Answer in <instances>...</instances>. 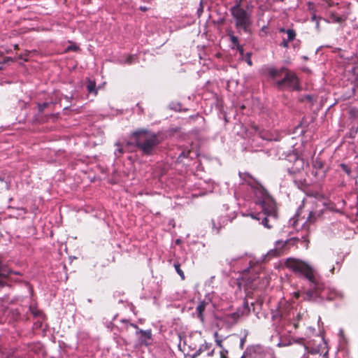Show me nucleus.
<instances>
[{
    "label": "nucleus",
    "instance_id": "1",
    "mask_svg": "<svg viewBox=\"0 0 358 358\" xmlns=\"http://www.w3.org/2000/svg\"><path fill=\"white\" fill-rule=\"evenodd\" d=\"M289 266L295 271L303 274L312 284V287L303 295V300L316 301L318 298L322 300H334L341 297V294L336 290L325 287L316 282L312 267L304 262L292 260L289 262Z\"/></svg>",
    "mask_w": 358,
    "mask_h": 358
},
{
    "label": "nucleus",
    "instance_id": "2",
    "mask_svg": "<svg viewBox=\"0 0 358 358\" xmlns=\"http://www.w3.org/2000/svg\"><path fill=\"white\" fill-rule=\"evenodd\" d=\"M255 194L259 197L257 203L261 205L262 211L258 213H252L253 219L262 220L261 223L267 229H271L277 219V209L274 200L266 189L258 187L255 189Z\"/></svg>",
    "mask_w": 358,
    "mask_h": 358
},
{
    "label": "nucleus",
    "instance_id": "3",
    "mask_svg": "<svg viewBox=\"0 0 358 358\" xmlns=\"http://www.w3.org/2000/svg\"><path fill=\"white\" fill-rule=\"evenodd\" d=\"M131 139L143 155H151L159 144L158 136L147 129H138L132 133Z\"/></svg>",
    "mask_w": 358,
    "mask_h": 358
},
{
    "label": "nucleus",
    "instance_id": "4",
    "mask_svg": "<svg viewBox=\"0 0 358 358\" xmlns=\"http://www.w3.org/2000/svg\"><path fill=\"white\" fill-rule=\"evenodd\" d=\"M231 15L234 20V26L238 34L244 32L250 33V27L252 24L251 11L247 9L237 10L230 11Z\"/></svg>",
    "mask_w": 358,
    "mask_h": 358
},
{
    "label": "nucleus",
    "instance_id": "5",
    "mask_svg": "<svg viewBox=\"0 0 358 358\" xmlns=\"http://www.w3.org/2000/svg\"><path fill=\"white\" fill-rule=\"evenodd\" d=\"M278 90H283L285 87L289 88L292 90H299V80L295 73L286 70L284 78L275 83Z\"/></svg>",
    "mask_w": 358,
    "mask_h": 358
},
{
    "label": "nucleus",
    "instance_id": "6",
    "mask_svg": "<svg viewBox=\"0 0 358 358\" xmlns=\"http://www.w3.org/2000/svg\"><path fill=\"white\" fill-rule=\"evenodd\" d=\"M249 356L250 358H275L273 354L266 351L261 345H252L247 348L241 358Z\"/></svg>",
    "mask_w": 358,
    "mask_h": 358
},
{
    "label": "nucleus",
    "instance_id": "7",
    "mask_svg": "<svg viewBox=\"0 0 358 358\" xmlns=\"http://www.w3.org/2000/svg\"><path fill=\"white\" fill-rule=\"evenodd\" d=\"M250 313V308L248 302L243 303V306L241 308L238 309L233 313L228 314L225 316V321L230 324H234L236 323L238 320L245 315H248Z\"/></svg>",
    "mask_w": 358,
    "mask_h": 358
},
{
    "label": "nucleus",
    "instance_id": "8",
    "mask_svg": "<svg viewBox=\"0 0 358 358\" xmlns=\"http://www.w3.org/2000/svg\"><path fill=\"white\" fill-rule=\"evenodd\" d=\"M296 241H301L306 248H308L309 241L306 236H303L301 240L299 238H292L285 241H277L275 243V250L280 253L287 247V245H294Z\"/></svg>",
    "mask_w": 358,
    "mask_h": 358
},
{
    "label": "nucleus",
    "instance_id": "9",
    "mask_svg": "<svg viewBox=\"0 0 358 358\" xmlns=\"http://www.w3.org/2000/svg\"><path fill=\"white\" fill-rule=\"evenodd\" d=\"M235 215H233L232 217L229 215H221L220 218L215 220H212V228L213 230L216 233L218 234L220 230L225 226L228 222H231L233 219L235 218Z\"/></svg>",
    "mask_w": 358,
    "mask_h": 358
},
{
    "label": "nucleus",
    "instance_id": "10",
    "mask_svg": "<svg viewBox=\"0 0 358 358\" xmlns=\"http://www.w3.org/2000/svg\"><path fill=\"white\" fill-rule=\"evenodd\" d=\"M287 38H282V41L280 44L281 46H282L285 48H287L289 47L288 43L290 41H292L294 40L296 37V32L294 29H287Z\"/></svg>",
    "mask_w": 358,
    "mask_h": 358
},
{
    "label": "nucleus",
    "instance_id": "11",
    "mask_svg": "<svg viewBox=\"0 0 358 358\" xmlns=\"http://www.w3.org/2000/svg\"><path fill=\"white\" fill-rule=\"evenodd\" d=\"M208 305V303L206 301H201L196 308V312L197 314V317L201 320V321L203 322V313L206 309V307Z\"/></svg>",
    "mask_w": 358,
    "mask_h": 358
},
{
    "label": "nucleus",
    "instance_id": "12",
    "mask_svg": "<svg viewBox=\"0 0 358 358\" xmlns=\"http://www.w3.org/2000/svg\"><path fill=\"white\" fill-rule=\"evenodd\" d=\"M135 55H127L117 59V62H119L120 64H131L135 62Z\"/></svg>",
    "mask_w": 358,
    "mask_h": 358
},
{
    "label": "nucleus",
    "instance_id": "13",
    "mask_svg": "<svg viewBox=\"0 0 358 358\" xmlns=\"http://www.w3.org/2000/svg\"><path fill=\"white\" fill-rule=\"evenodd\" d=\"M294 318L293 320L290 322V324L293 326L294 329H297L299 327V322L303 320L305 314L303 313H297L296 315L293 313Z\"/></svg>",
    "mask_w": 358,
    "mask_h": 358
},
{
    "label": "nucleus",
    "instance_id": "14",
    "mask_svg": "<svg viewBox=\"0 0 358 358\" xmlns=\"http://www.w3.org/2000/svg\"><path fill=\"white\" fill-rule=\"evenodd\" d=\"M227 36H229L230 41L232 44L231 48L235 49V47L239 44L238 37L234 36V32L231 30L227 31Z\"/></svg>",
    "mask_w": 358,
    "mask_h": 358
},
{
    "label": "nucleus",
    "instance_id": "15",
    "mask_svg": "<svg viewBox=\"0 0 358 358\" xmlns=\"http://www.w3.org/2000/svg\"><path fill=\"white\" fill-rule=\"evenodd\" d=\"M286 70H287V69H285V68H281L280 69H274V68H271L268 70V73H269V76L271 77L274 78L275 77L280 76L281 75L282 72H283V71L285 72Z\"/></svg>",
    "mask_w": 358,
    "mask_h": 358
},
{
    "label": "nucleus",
    "instance_id": "16",
    "mask_svg": "<svg viewBox=\"0 0 358 358\" xmlns=\"http://www.w3.org/2000/svg\"><path fill=\"white\" fill-rule=\"evenodd\" d=\"M345 21V19L343 18L341 16L337 15L336 13H331L329 15V22H333V23H342Z\"/></svg>",
    "mask_w": 358,
    "mask_h": 358
},
{
    "label": "nucleus",
    "instance_id": "17",
    "mask_svg": "<svg viewBox=\"0 0 358 358\" xmlns=\"http://www.w3.org/2000/svg\"><path fill=\"white\" fill-rule=\"evenodd\" d=\"M239 176L245 182L248 184L249 185H252V178L248 173H239Z\"/></svg>",
    "mask_w": 358,
    "mask_h": 358
},
{
    "label": "nucleus",
    "instance_id": "18",
    "mask_svg": "<svg viewBox=\"0 0 358 358\" xmlns=\"http://www.w3.org/2000/svg\"><path fill=\"white\" fill-rule=\"evenodd\" d=\"M96 83L94 81L89 80L87 84V90L88 92L90 93H94V94H96V91L95 89Z\"/></svg>",
    "mask_w": 358,
    "mask_h": 358
},
{
    "label": "nucleus",
    "instance_id": "19",
    "mask_svg": "<svg viewBox=\"0 0 358 358\" xmlns=\"http://www.w3.org/2000/svg\"><path fill=\"white\" fill-rule=\"evenodd\" d=\"M244 0H234V5L231 7L230 11L244 9L242 3Z\"/></svg>",
    "mask_w": 358,
    "mask_h": 358
},
{
    "label": "nucleus",
    "instance_id": "20",
    "mask_svg": "<svg viewBox=\"0 0 358 358\" xmlns=\"http://www.w3.org/2000/svg\"><path fill=\"white\" fill-rule=\"evenodd\" d=\"M173 266H174L177 273L180 276L181 279L182 280H185V274H184V272L180 268V263L179 262H174L173 263Z\"/></svg>",
    "mask_w": 358,
    "mask_h": 358
},
{
    "label": "nucleus",
    "instance_id": "21",
    "mask_svg": "<svg viewBox=\"0 0 358 358\" xmlns=\"http://www.w3.org/2000/svg\"><path fill=\"white\" fill-rule=\"evenodd\" d=\"M210 345H209L208 343H205L203 345H201L200 348L196 351L194 356H198L201 355L203 352L208 350L210 349Z\"/></svg>",
    "mask_w": 358,
    "mask_h": 358
},
{
    "label": "nucleus",
    "instance_id": "22",
    "mask_svg": "<svg viewBox=\"0 0 358 358\" xmlns=\"http://www.w3.org/2000/svg\"><path fill=\"white\" fill-rule=\"evenodd\" d=\"M140 334H141L142 339H150L152 336L151 330H140Z\"/></svg>",
    "mask_w": 358,
    "mask_h": 358
},
{
    "label": "nucleus",
    "instance_id": "23",
    "mask_svg": "<svg viewBox=\"0 0 358 358\" xmlns=\"http://www.w3.org/2000/svg\"><path fill=\"white\" fill-rule=\"evenodd\" d=\"M343 171H344L348 176L351 174V169L345 164H341L340 165Z\"/></svg>",
    "mask_w": 358,
    "mask_h": 358
},
{
    "label": "nucleus",
    "instance_id": "24",
    "mask_svg": "<svg viewBox=\"0 0 358 358\" xmlns=\"http://www.w3.org/2000/svg\"><path fill=\"white\" fill-rule=\"evenodd\" d=\"M29 310L31 313V314L35 317H38L41 314V311L38 310L36 307L31 306L29 308Z\"/></svg>",
    "mask_w": 358,
    "mask_h": 358
},
{
    "label": "nucleus",
    "instance_id": "25",
    "mask_svg": "<svg viewBox=\"0 0 358 358\" xmlns=\"http://www.w3.org/2000/svg\"><path fill=\"white\" fill-rule=\"evenodd\" d=\"M323 163L320 160L316 159L313 162V166L316 169H321L323 168Z\"/></svg>",
    "mask_w": 358,
    "mask_h": 358
},
{
    "label": "nucleus",
    "instance_id": "26",
    "mask_svg": "<svg viewBox=\"0 0 358 358\" xmlns=\"http://www.w3.org/2000/svg\"><path fill=\"white\" fill-rule=\"evenodd\" d=\"M315 219H316L315 213L312 212V211L310 212L309 215L307 218V221L310 223H313L315 222Z\"/></svg>",
    "mask_w": 358,
    "mask_h": 358
},
{
    "label": "nucleus",
    "instance_id": "27",
    "mask_svg": "<svg viewBox=\"0 0 358 358\" xmlns=\"http://www.w3.org/2000/svg\"><path fill=\"white\" fill-rule=\"evenodd\" d=\"M214 336L215 338L216 344L221 348V350L224 349L222 344V340L218 338V333L215 332L214 334Z\"/></svg>",
    "mask_w": 358,
    "mask_h": 358
},
{
    "label": "nucleus",
    "instance_id": "28",
    "mask_svg": "<svg viewBox=\"0 0 358 358\" xmlns=\"http://www.w3.org/2000/svg\"><path fill=\"white\" fill-rule=\"evenodd\" d=\"M259 135L262 139H265V140H268V141L271 140V138H270V136L267 132L260 131Z\"/></svg>",
    "mask_w": 358,
    "mask_h": 358
},
{
    "label": "nucleus",
    "instance_id": "29",
    "mask_svg": "<svg viewBox=\"0 0 358 358\" xmlns=\"http://www.w3.org/2000/svg\"><path fill=\"white\" fill-rule=\"evenodd\" d=\"M251 55H252L251 52L246 53V62L248 63V64L249 66H252V62L251 60Z\"/></svg>",
    "mask_w": 358,
    "mask_h": 358
},
{
    "label": "nucleus",
    "instance_id": "30",
    "mask_svg": "<svg viewBox=\"0 0 358 358\" xmlns=\"http://www.w3.org/2000/svg\"><path fill=\"white\" fill-rule=\"evenodd\" d=\"M78 50V47L76 45H71L66 48V51H77Z\"/></svg>",
    "mask_w": 358,
    "mask_h": 358
},
{
    "label": "nucleus",
    "instance_id": "31",
    "mask_svg": "<svg viewBox=\"0 0 358 358\" xmlns=\"http://www.w3.org/2000/svg\"><path fill=\"white\" fill-rule=\"evenodd\" d=\"M235 49L238 51V52L240 53V55H244V49L243 48L242 45H241L240 44H238V45H236L235 47Z\"/></svg>",
    "mask_w": 358,
    "mask_h": 358
},
{
    "label": "nucleus",
    "instance_id": "32",
    "mask_svg": "<svg viewBox=\"0 0 358 358\" xmlns=\"http://www.w3.org/2000/svg\"><path fill=\"white\" fill-rule=\"evenodd\" d=\"M49 103H43V104H38V110L39 111L42 112L44 110L45 108H47L49 106Z\"/></svg>",
    "mask_w": 358,
    "mask_h": 358
},
{
    "label": "nucleus",
    "instance_id": "33",
    "mask_svg": "<svg viewBox=\"0 0 358 358\" xmlns=\"http://www.w3.org/2000/svg\"><path fill=\"white\" fill-rule=\"evenodd\" d=\"M246 336H247V334H245L243 338H241L240 340V348L241 349L243 348L244 347V345L245 343V341H246Z\"/></svg>",
    "mask_w": 358,
    "mask_h": 358
},
{
    "label": "nucleus",
    "instance_id": "34",
    "mask_svg": "<svg viewBox=\"0 0 358 358\" xmlns=\"http://www.w3.org/2000/svg\"><path fill=\"white\" fill-rule=\"evenodd\" d=\"M228 351L225 349H222L220 351V358H227Z\"/></svg>",
    "mask_w": 358,
    "mask_h": 358
},
{
    "label": "nucleus",
    "instance_id": "35",
    "mask_svg": "<svg viewBox=\"0 0 358 358\" xmlns=\"http://www.w3.org/2000/svg\"><path fill=\"white\" fill-rule=\"evenodd\" d=\"M266 29H267V27L266 26H264L262 27V28L261 29V32H264L266 34H267L266 32Z\"/></svg>",
    "mask_w": 358,
    "mask_h": 358
},
{
    "label": "nucleus",
    "instance_id": "36",
    "mask_svg": "<svg viewBox=\"0 0 358 358\" xmlns=\"http://www.w3.org/2000/svg\"><path fill=\"white\" fill-rule=\"evenodd\" d=\"M279 31H280V33H285V32H286V33H287V30H286L285 28H283V27L280 28V29H279Z\"/></svg>",
    "mask_w": 358,
    "mask_h": 358
},
{
    "label": "nucleus",
    "instance_id": "37",
    "mask_svg": "<svg viewBox=\"0 0 358 358\" xmlns=\"http://www.w3.org/2000/svg\"><path fill=\"white\" fill-rule=\"evenodd\" d=\"M213 352H214V350H212L211 351L208 352V354H207V355H208V356H212V355H213Z\"/></svg>",
    "mask_w": 358,
    "mask_h": 358
},
{
    "label": "nucleus",
    "instance_id": "38",
    "mask_svg": "<svg viewBox=\"0 0 358 358\" xmlns=\"http://www.w3.org/2000/svg\"><path fill=\"white\" fill-rule=\"evenodd\" d=\"M306 99H308V100H309V101H311V100H312V97H311V96H310V95H307V96H306Z\"/></svg>",
    "mask_w": 358,
    "mask_h": 358
},
{
    "label": "nucleus",
    "instance_id": "39",
    "mask_svg": "<svg viewBox=\"0 0 358 358\" xmlns=\"http://www.w3.org/2000/svg\"><path fill=\"white\" fill-rule=\"evenodd\" d=\"M317 350H313L309 351L308 352H310L311 354H315V353H317Z\"/></svg>",
    "mask_w": 358,
    "mask_h": 358
},
{
    "label": "nucleus",
    "instance_id": "40",
    "mask_svg": "<svg viewBox=\"0 0 358 358\" xmlns=\"http://www.w3.org/2000/svg\"><path fill=\"white\" fill-rule=\"evenodd\" d=\"M8 61H12V59H11L10 57H7V58L4 60V62H8Z\"/></svg>",
    "mask_w": 358,
    "mask_h": 358
},
{
    "label": "nucleus",
    "instance_id": "41",
    "mask_svg": "<svg viewBox=\"0 0 358 358\" xmlns=\"http://www.w3.org/2000/svg\"><path fill=\"white\" fill-rule=\"evenodd\" d=\"M334 270H335V267L332 266V268L330 269V271L331 272V273H334Z\"/></svg>",
    "mask_w": 358,
    "mask_h": 358
},
{
    "label": "nucleus",
    "instance_id": "42",
    "mask_svg": "<svg viewBox=\"0 0 358 358\" xmlns=\"http://www.w3.org/2000/svg\"><path fill=\"white\" fill-rule=\"evenodd\" d=\"M295 296H296V298H299V296H300V294H299V292H296V293H295Z\"/></svg>",
    "mask_w": 358,
    "mask_h": 358
},
{
    "label": "nucleus",
    "instance_id": "43",
    "mask_svg": "<svg viewBox=\"0 0 358 358\" xmlns=\"http://www.w3.org/2000/svg\"><path fill=\"white\" fill-rule=\"evenodd\" d=\"M141 10L145 11L147 8L145 7H141Z\"/></svg>",
    "mask_w": 358,
    "mask_h": 358
},
{
    "label": "nucleus",
    "instance_id": "44",
    "mask_svg": "<svg viewBox=\"0 0 358 358\" xmlns=\"http://www.w3.org/2000/svg\"><path fill=\"white\" fill-rule=\"evenodd\" d=\"M301 358H308V356L306 355H303Z\"/></svg>",
    "mask_w": 358,
    "mask_h": 358
},
{
    "label": "nucleus",
    "instance_id": "45",
    "mask_svg": "<svg viewBox=\"0 0 358 358\" xmlns=\"http://www.w3.org/2000/svg\"><path fill=\"white\" fill-rule=\"evenodd\" d=\"M183 155L185 157H187V155H186L184 152H182V154L180 155Z\"/></svg>",
    "mask_w": 358,
    "mask_h": 358
},
{
    "label": "nucleus",
    "instance_id": "46",
    "mask_svg": "<svg viewBox=\"0 0 358 358\" xmlns=\"http://www.w3.org/2000/svg\"><path fill=\"white\" fill-rule=\"evenodd\" d=\"M336 264L337 265H340V264H341V262H339V261H336Z\"/></svg>",
    "mask_w": 358,
    "mask_h": 358
},
{
    "label": "nucleus",
    "instance_id": "47",
    "mask_svg": "<svg viewBox=\"0 0 358 358\" xmlns=\"http://www.w3.org/2000/svg\"><path fill=\"white\" fill-rule=\"evenodd\" d=\"M14 48L15 50H17L18 48V45H15Z\"/></svg>",
    "mask_w": 358,
    "mask_h": 358
},
{
    "label": "nucleus",
    "instance_id": "48",
    "mask_svg": "<svg viewBox=\"0 0 358 358\" xmlns=\"http://www.w3.org/2000/svg\"><path fill=\"white\" fill-rule=\"evenodd\" d=\"M357 1H358V0H357Z\"/></svg>",
    "mask_w": 358,
    "mask_h": 358
}]
</instances>
